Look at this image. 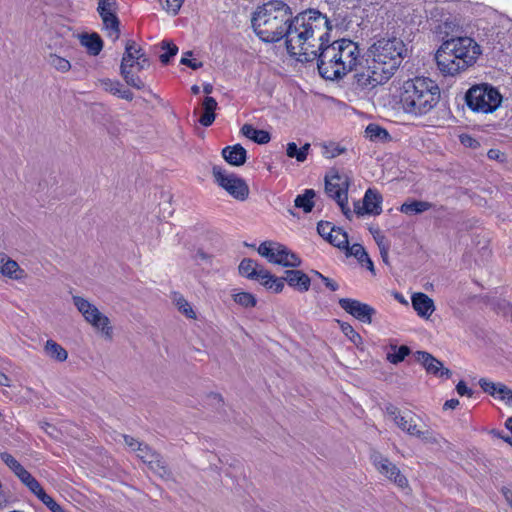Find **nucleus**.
Returning a JSON list of instances; mask_svg holds the SVG:
<instances>
[{"mask_svg": "<svg viewBox=\"0 0 512 512\" xmlns=\"http://www.w3.org/2000/svg\"><path fill=\"white\" fill-rule=\"evenodd\" d=\"M332 27L327 16L317 10H307L291 19L286 33L288 52L298 61L316 60L321 48L329 42Z\"/></svg>", "mask_w": 512, "mask_h": 512, "instance_id": "1", "label": "nucleus"}, {"mask_svg": "<svg viewBox=\"0 0 512 512\" xmlns=\"http://www.w3.org/2000/svg\"><path fill=\"white\" fill-rule=\"evenodd\" d=\"M360 57L357 43L350 39H340L330 44L325 43L316 59L320 75L328 80H337L353 71Z\"/></svg>", "mask_w": 512, "mask_h": 512, "instance_id": "2", "label": "nucleus"}, {"mask_svg": "<svg viewBox=\"0 0 512 512\" xmlns=\"http://www.w3.org/2000/svg\"><path fill=\"white\" fill-rule=\"evenodd\" d=\"M440 96V88L434 80L418 76L403 82L399 92V104L405 114L421 117L436 107Z\"/></svg>", "mask_w": 512, "mask_h": 512, "instance_id": "3", "label": "nucleus"}, {"mask_svg": "<svg viewBox=\"0 0 512 512\" xmlns=\"http://www.w3.org/2000/svg\"><path fill=\"white\" fill-rule=\"evenodd\" d=\"M481 53V48L474 39L456 37L441 44L435 60L443 75L454 76L474 65Z\"/></svg>", "mask_w": 512, "mask_h": 512, "instance_id": "4", "label": "nucleus"}, {"mask_svg": "<svg viewBox=\"0 0 512 512\" xmlns=\"http://www.w3.org/2000/svg\"><path fill=\"white\" fill-rule=\"evenodd\" d=\"M291 19L287 5L282 2H269L256 10L252 27L262 41L277 42L286 36Z\"/></svg>", "mask_w": 512, "mask_h": 512, "instance_id": "5", "label": "nucleus"}, {"mask_svg": "<svg viewBox=\"0 0 512 512\" xmlns=\"http://www.w3.org/2000/svg\"><path fill=\"white\" fill-rule=\"evenodd\" d=\"M407 55L405 43L399 38H381L367 50L366 64L372 65L384 78L390 79Z\"/></svg>", "mask_w": 512, "mask_h": 512, "instance_id": "6", "label": "nucleus"}, {"mask_svg": "<svg viewBox=\"0 0 512 512\" xmlns=\"http://www.w3.org/2000/svg\"><path fill=\"white\" fill-rule=\"evenodd\" d=\"M149 66V58L141 46L133 40L126 41L120 64V75L126 84L138 90L143 89L145 84L137 74Z\"/></svg>", "mask_w": 512, "mask_h": 512, "instance_id": "7", "label": "nucleus"}, {"mask_svg": "<svg viewBox=\"0 0 512 512\" xmlns=\"http://www.w3.org/2000/svg\"><path fill=\"white\" fill-rule=\"evenodd\" d=\"M468 107L478 113H492L502 103V95L489 84H479L471 87L466 94Z\"/></svg>", "mask_w": 512, "mask_h": 512, "instance_id": "8", "label": "nucleus"}, {"mask_svg": "<svg viewBox=\"0 0 512 512\" xmlns=\"http://www.w3.org/2000/svg\"><path fill=\"white\" fill-rule=\"evenodd\" d=\"M350 177L345 173L331 172L325 177V192L340 207L344 216L351 220L352 210L348 205Z\"/></svg>", "mask_w": 512, "mask_h": 512, "instance_id": "9", "label": "nucleus"}, {"mask_svg": "<svg viewBox=\"0 0 512 512\" xmlns=\"http://www.w3.org/2000/svg\"><path fill=\"white\" fill-rule=\"evenodd\" d=\"M387 411L397 427L408 435L419 438L424 443L437 444L439 442V435L429 428H421L417 424V417L412 413L402 414L395 407L388 408Z\"/></svg>", "mask_w": 512, "mask_h": 512, "instance_id": "10", "label": "nucleus"}, {"mask_svg": "<svg viewBox=\"0 0 512 512\" xmlns=\"http://www.w3.org/2000/svg\"><path fill=\"white\" fill-rule=\"evenodd\" d=\"M73 303L87 323L100 332L106 339H112L113 328L106 315L100 312L94 304L83 297L73 296Z\"/></svg>", "mask_w": 512, "mask_h": 512, "instance_id": "11", "label": "nucleus"}, {"mask_svg": "<svg viewBox=\"0 0 512 512\" xmlns=\"http://www.w3.org/2000/svg\"><path fill=\"white\" fill-rule=\"evenodd\" d=\"M257 251L268 262L283 267L297 268L302 263L296 253L279 242L264 241L259 245Z\"/></svg>", "mask_w": 512, "mask_h": 512, "instance_id": "12", "label": "nucleus"}, {"mask_svg": "<svg viewBox=\"0 0 512 512\" xmlns=\"http://www.w3.org/2000/svg\"><path fill=\"white\" fill-rule=\"evenodd\" d=\"M214 181L223 188L231 197L239 201L248 198L249 187L246 182L236 174L227 171L220 166H214L212 169Z\"/></svg>", "mask_w": 512, "mask_h": 512, "instance_id": "13", "label": "nucleus"}, {"mask_svg": "<svg viewBox=\"0 0 512 512\" xmlns=\"http://www.w3.org/2000/svg\"><path fill=\"white\" fill-rule=\"evenodd\" d=\"M370 460L377 472L393 482L397 487L402 489L408 487V479L401 473L397 465L391 462L386 456L378 451H373L370 455Z\"/></svg>", "mask_w": 512, "mask_h": 512, "instance_id": "14", "label": "nucleus"}, {"mask_svg": "<svg viewBox=\"0 0 512 512\" xmlns=\"http://www.w3.org/2000/svg\"><path fill=\"white\" fill-rule=\"evenodd\" d=\"M339 305L343 310L359 321L367 324L372 322V316L375 314V310L370 305L351 298H341Z\"/></svg>", "mask_w": 512, "mask_h": 512, "instance_id": "15", "label": "nucleus"}, {"mask_svg": "<svg viewBox=\"0 0 512 512\" xmlns=\"http://www.w3.org/2000/svg\"><path fill=\"white\" fill-rule=\"evenodd\" d=\"M387 81L388 79L379 74L370 64H366L364 69L355 74V83L361 89H371Z\"/></svg>", "mask_w": 512, "mask_h": 512, "instance_id": "16", "label": "nucleus"}, {"mask_svg": "<svg viewBox=\"0 0 512 512\" xmlns=\"http://www.w3.org/2000/svg\"><path fill=\"white\" fill-rule=\"evenodd\" d=\"M478 383L481 389L490 396L505 401L506 403L512 402V390L505 384L493 382L487 378L479 379Z\"/></svg>", "mask_w": 512, "mask_h": 512, "instance_id": "17", "label": "nucleus"}, {"mask_svg": "<svg viewBox=\"0 0 512 512\" xmlns=\"http://www.w3.org/2000/svg\"><path fill=\"white\" fill-rule=\"evenodd\" d=\"M138 454L137 456L146 464L149 465L150 469L163 477L166 474V467L164 461L147 445L139 444L138 445Z\"/></svg>", "mask_w": 512, "mask_h": 512, "instance_id": "18", "label": "nucleus"}, {"mask_svg": "<svg viewBox=\"0 0 512 512\" xmlns=\"http://www.w3.org/2000/svg\"><path fill=\"white\" fill-rule=\"evenodd\" d=\"M416 358L428 373L440 377L446 376L447 378L451 376V371L447 368H444L443 363L433 357L430 353L425 351H418Z\"/></svg>", "mask_w": 512, "mask_h": 512, "instance_id": "19", "label": "nucleus"}, {"mask_svg": "<svg viewBox=\"0 0 512 512\" xmlns=\"http://www.w3.org/2000/svg\"><path fill=\"white\" fill-rule=\"evenodd\" d=\"M411 303L417 315L423 319H429L435 311L433 299L425 293H414L411 297Z\"/></svg>", "mask_w": 512, "mask_h": 512, "instance_id": "20", "label": "nucleus"}, {"mask_svg": "<svg viewBox=\"0 0 512 512\" xmlns=\"http://www.w3.org/2000/svg\"><path fill=\"white\" fill-rule=\"evenodd\" d=\"M25 486L52 512H66L52 497H50L43 490L40 483L34 477Z\"/></svg>", "mask_w": 512, "mask_h": 512, "instance_id": "21", "label": "nucleus"}, {"mask_svg": "<svg viewBox=\"0 0 512 512\" xmlns=\"http://www.w3.org/2000/svg\"><path fill=\"white\" fill-rule=\"evenodd\" d=\"M283 279L290 287L300 292L308 291L311 285V279L301 270H287Z\"/></svg>", "mask_w": 512, "mask_h": 512, "instance_id": "22", "label": "nucleus"}, {"mask_svg": "<svg viewBox=\"0 0 512 512\" xmlns=\"http://www.w3.org/2000/svg\"><path fill=\"white\" fill-rule=\"evenodd\" d=\"M0 273L13 280H20L25 276L19 264L4 253H0Z\"/></svg>", "mask_w": 512, "mask_h": 512, "instance_id": "23", "label": "nucleus"}, {"mask_svg": "<svg viewBox=\"0 0 512 512\" xmlns=\"http://www.w3.org/2000/svg\"><path fill=\"white\" fill-rule=\"evenodd\" d=\"M363 209L369 215H380L382 212V196L373 189H368L363 197Z\"/></svg>", "mask_w": 512, "mask_h": 512, "instance_id": "24", "label": "nucleus"}, {"mask_svg": "<svg viewBox=\"0 0 512 512\" xmlns=\"http://www.w3.org/2000/svg\"><path fill=\"white\" fill-rule=\"evenodd\" d=\"M255 280L274 293H280L284 288V279L274 276L266 268L260 271V274H258Z\"/></svg>", "mask_w": 512, "mask_h": 512, "instance_id": "25", "label": "nucleus"}, {"mask_svg": "<svg viewBox=\"0 0 512 512\" xmlns=\"http://www.w3.org/2000/svg\"><path fill=\"white\" fill-rule=\"evenodd\" d=\"M222 156L229 164L240 166L246 162L247 152L240 144H236L225 147Z\"/></svg>", "mask_w": 512, "mask_h": 512, "instance_id": "26", "label": "nucleus"}, {"mask_svg": "<svg viewBox=\"0 0 512 512\" xmlns=\"http://www.w3.org/2000/svg\"><path fill=\"white\" fill-rule=\"evenodd\" d=\"M218 108L217 101L210 96H206L202 101V112L199 118V123L202 126L209 127L215 120V111Z\"/></svg>", "mask_w": 512, "mask_h": 512, "instance_id": "27", "label": "nucleus"}, {"mask_svg": "<svg viewBox=\"0 0 512 512\" xmlns=\"http://www.w3.org/2000/svg\"><path fill=\"white\" fill-rule=\"evenodd\" d=\"M263 266L260 265L257 261L250 259V258H244L238 267L239 274L242 277H245L250 280H255L260 274V271L263 270Z\"/></svg>", "mask_w": 512, "mask_h": 512, "instance_id": "28", "label": "nucleus"}, {"mask_svg": "<svg viewBox=\"0 0 512 512\" xmlns=\"http://www.w3.org/2000/svg\"><path fill=\"white\" fill-rule=\"evenodd\" d=\"M241 132L246 138L258 144H266L271 139L269 132L256 129L251 124H244L241 128Z\"/></svg>", "mask_w": 512, "mask_h": 512, "instance_id": "29", "label": "nucleus"}, {"mask_svg": "<svg viewBox=\"0 0 512 512\" xmlns=\"http://www.w3.org/2000/svg\"><path fill=\"white\" fill-rule=\"evenodd\" d=\"M80 42L87 49L88 53L93 56L98 55L103 48V42L96 33L82 35Z\"/></svg>", "mask_w": 512, "mask_h": 512, "instance_id": "30", "label": "nucleus"}, {"mask_svg": "<svg viewBox=\"0 0 512 512\" xmlns=\"http://www.w3.org/2000/svg\"><path fill=\"white\" fill-rule=\"evenodd\" d=\"M44 352L48 357L58 362H64L67 357V351L54 340H47L44 345Z\"/></svg>", "mask_w": 512, "mask_h": 512, "instance_id": "31", "label": "nucleus"}, {"mask_svg": "<svg viewBox=\"0 0 512 512\" xmlns=\"http://www.w3.org/2000/svg\"><path fill=\"white\" fill-rule=\"evenodd\" d=\"M432 204L427 201L414 200L401 205L400 211L405 214H420L431 209Z\"/></svg>", "mask_w": 512, "mask_h": 512, "instance_id": "32", "label": "nucleus"}, {"mask_svg": "<svg viewBox=\"0 0 512 512\" xmlns=\"http://www.w3.org/2000/svg\"><path fill=\"white\" fill-rule=\"evenodd\" d=\"M103 26L107 36L115 42L120 35L119 20L116 15L102 18Z\"/></svg>", "mask_w": 512, "mask_h": 512, "instance_id": "33", "label": "nucleus"}, {"mask_svg": "<svg viewBox=\"0 0 512 512\" xmlns=\"http://www.w3.org/2000/svg\"><path fill=\"white\" fill-rule=\"evenodd\" d=\"M47 63L50 67L54 68L56 71L60 73H67L71 69V63L68 59L55 54L50 53L47 57Z\"/></svg>", "mask_w": 512, "mask_h": 512, "instance_id": "34", "label": "nucleus"}, {"mask_svg": "<svg viewBox=\"0 0 512 512\" xmlns=\"http://www.w3.org/2000/svg\"><path fill=\"white\" fill-rule=\"evenodd\" d=\"M310 144L306 143L301 148H298L294 142H289L286 148V154L289 158H295L298 162H304L307 159Z\"/></svg>", "mask_w": 512, "mask_h": 512, "instance_id": "35", "label": "nucleus"}, {"mask_svg": "<svg viewBox=\"0 0 512 512\" xmlns=\"http://www.w3.org/2000/svg\"><path fill=\"white\" fill-rule=\"evenodd\" d=\"M365 137L371 141H386L389 133L381 126L371 123L365 129Z\"/></svg>", "mask_w": 512, "mask_h": 512, "instance_id": "36", "label": "nucleus"}, {"mask_svg": "<svg viewBox=\"0 0 512 512\" xmlns=\"http://www.w3.org/2000/svg\"><path fill=\"white\" fill-rule=\"evenodd\" d=\"M315 192L312 189L305 190L304 194L298 195L294 201V204L298 208H302L304 212L312 211L314 207L313 198Z\"/></svg>", "mask_w": 512, "mask_h": 512, "instance_id": "37", "label": "nucleus"}, {"mask_svg": "<svg viewBox=\"0 0 512 512\" xmlns=\"http://www.w3.org/2000/svg\"><path fill=\"white\" fill-rule=\"evenodd\" d=\"M328 242L340 249H347L349 243L348 235L343 229L334 227L333 232L331 233L330 238L328 239Z\"/></svg>", "mask_w": 512, "mask_h": 512, "instance_id": "38", "label": "nucleus"}, {"mask_svg": "<svg viewBox=\"0 0 512 512\" xmlns=\"http://www.w3.org/2000/svg\"><path fill=\"white\" fill-rule=\"evenodd\" d=\"M234 302L244 308H252L257 304L255 296L249 292L238 291L232 294Z\"/></svg>", "mask_w": 512, "mask_h": 512, "instance_id": "39", "label": "nucleus"}, {"mask_svg": "<svg viewBox=\"0 0 512 512\" xmlns=\"http://www.w3.org/2000/svg\"><path fill=\"white\" fill-rule=\"evenodd\" d=\"M410 353V349L402 345L397 347L396 345H391V351L387 353V360L392 364H398L402 362L406 356Z\"/></svg>", "mask_w": 512, "mask_h": 512, "instance_id": "40", "label": "nucleus"}, {"mask_svg": "<svg viewBox=\"0 0 512 512\" xmlns=\"http://www.w3.org/2000/svg\"><path fill=\"white\" fill-rule=\"evenodd\" d=\"M96 85L105 92L117 96L123 84L116 79L100 78L97 80Z\"/></svg>", "mask_w": 512, "mask_h": 512, "instance_id": "41", "label": "nucleus"}, {"mask_svg": "<svg viewBox=\"0 0 512 512\" xmlns=\"http://www.w3.org/2000/svg\"><path fill=\"white\" fill-rule=\"evenodd\" d=\"M340 325V329L343 332V334L357 347L361 346L363 344V339L360 336L358 332L355 331V329L346 322H340L338 321Z\"/></svg>", "mask_w": 512, "mask_h": 512, "instance_id": "42", "label": "nucleus"}, {"mask_svg": "<svg viewBox=\"0 0 512 512\" xmlns=\"http://www.w3.org/2000/svg\"><path fill=\"white\" fill-rule=\"evenodd\" d=\"M178 310L189 319H196V313L190 303L182 296L178 295L174 299Z\"/></svg>", "mask_w": 512, "mask_h": 512, "instance_id": "43", "label": "nucleus"}, {"mask_svg": "<svg viewBox=\"0 0 512 512\" xmlns=\"http://www.w3.org/2000/svg\"><path fill=\"white\" fill-rule=\"evenodd\" d=\"M185 0H159L162 8L170 15H177Z\"/></svg>", "mask_w": 512, "mask_h": 512, "instance_id": "44", "label": "nucleus"}, {"mask_svg": "<svg viewBox=\"0 0 512 512\" xmlns=\"http://www.w3.org/2000/svg\"><path fill=\"white\" fill-rule=\"evenodd\" d=\"M162 49L165 50V52L160 55V61L163 64H167L170 58L175 56L178 52V47L175 44L170 43L168 41L162 42Z\"/></svg>", "mask_w": 512, "mask_h": 512, "instance_id": "45", "label": "nucleus"}, {"mask_svg": "<svg viewBox=\"0 0 512 512\" xmlns=\"http://www.w3.org/2000/svg\"><path fill=\"white\" fill-rule=\"evenodd\" d=\"M114 1L113 0H100L98 4V12L101 18L106 16L110 17L115 15L114 10Z\"/></svg>", "mask_w": 512, "mask_h": 512, "instance_id": "46", "label": "nucleus"}, {"mask_svg": "<svg viewBox=\"0 0 512 512\" xmlns=\"http://www.w3.org/2000/svg\"><path fill=\"white\" fill-rule=\"evenodd\" d=\"M323 148H324V152H323L324 157L329 158V159L335 158L345 152L344 147H341L335 143H330L328 145H325Z\"/></svg>", "mask_w": 512, "mask_h": 512, "instance_id": "47", "label": "nucleus"}, {"mask_svg": "<svg viewBox=\"0 0 512 512\" xmlns=\"http://www.w3.org/2000/svg\"><path fill=\"white\" fill-rule=\"evenodd\" d=\"M371 233L379 247L380 254H384V253L386 254V246L388 244L386 243L385 236L382 234V232L379 229H371Z\"/></svg>", "mask_w": 512, "mask_h": 512, "instance_id": "48", "label": "nucleus"}, {"mask_svg": "<svg viewBox=\"0 0 512 512\" xmlns=\"http://www.w3.org/2000/svg\"><path fill=\"white\" fill-rule=\"evenodd\" d=\"M334 227L335 226H333L330 222H319L317 225V231L321 237L328 241Z\"/></svg>", "mask_w": 512, "mask_h": 512, "instance_id": "49", "label": "nucleus"}, {"mask_svg": "<svg viewBox=\"0 0 512 512\" xmlns=\"http://www.w3.org/2000/svg\"><path fill=\"white\" fill-rule=\"evenodd\" d=\"M191 55H192V52H190V51L184 53V55L182 56V58L180 60V63L182 65H186V66L190 67L193 70H196V69H199L200 67H202L201 62L197 61L196 59L189 58Z\"/></svg>", "mask_w": 512, "mask_h": 512, "instance_id": "50", "label": "nucleus"}, {"mask_svg": "<svg viewBox=\"0 0 512 512\" xmlns=\"http://www.w3.org/2000/svg\"><path fill=\"white\" fill-rule=\"evenodd\" d=\"M314 275L317 276L318 278H320L323 283L325 284V286L330 289L331 291H336L338 288H339V285L333 281L332 279L324 276L323 274H321L320 272L318 271H313Z\"/></svg>", "mask_w": 512, "mask_h": 512, "instance_id": "51", "label": "nucleus"}, {"mask_svg": "<svg viewBox=\"0 0 512 512\" xmlns=\"http://www.w3.org/2000/svg\"><path fill=\"white\" fill-rule=\"evenodd\" d=\"M456 391L460 396L466 395L468 397H471L472 393H473L472 390L470 388H468L467 385L465 384V382H463V381H460L457 384Z\"/></svg>", "mask_w": 512, "mask_h": 512, "instance_id": "52", "label": "nucleus"}, {"mask_svg": "<svg viewBox=\"0 0 512 512\" xmlns=\"http://www.w3.org/2000/svg\"><path fill=\"white\" fill-rule=\"evenodd\" d=\"M1 460L10 468L14 467L17 464V460L9 453H1L0 455Z\"/></svg>", "mask_w": 512, "mask_h": 512, "instance_id": "53", "label": "nucleus"}, {"mask_svg": "<svg viewBox=\"0 0 512 512\" xmlns=\"http://www.w3.org/2000/svg\"><path fill=\"white\" fill-rule=\"evenodd\" d=\"M195 260L196 261H201V262H205V263H210L211 262V258L212 256L206 252H204L203 250H198L196 253H195V256H194Z\"/></svg>", "mask_w": 512, "mask_h": 512, "instance_id": "54", "label": "nucleus"}, {"mask_svg": "<svg viewBox=\"0 0 512 512\" xmlns=\"http://www.w3.org/2000/svg\"><path fill=\"white\" fill-rule=\"evenodd\" d=\"M0 386L11 388L13 387L12 379L0 370Z\"/></svg>", "mask_w": 512, "mask_h": 512, "instance_id": "55", "label": "nucleus"}, {"mask_svg": "<svg viewBox=\"0 0 512 512\" xmlns=\"http://www.w3.org/2000/svg\"><path fill=\"white\" fill-rule=\"evenodd\" d=\"M364 251H365L364 247L360 244H353L349 248L350 255H353L355 258H358L359 256H361Z\"/></svg>", "mask_w": 512, "mask_h": 512, "instance_id": "56", "label": "nucleus"}, {"mask_svg": "<svg viewBox=\"0 0 512 512\" xmlns=\"http://www.w3.org/2000/svg\"><path fill=\"white\" fill-rule=\"evenodd\" d=\"M117 97H119L121 99H124V100H127V101H132L133 98H134V95H133V93L129 89H126L122 85V87L120 89V92L118 93Z\"/></svg>", "mask_w": 512, "mask_h": 512, "instance_id": "57", "label": "nucleus"}, {"mask_svg": "<svg viewBox=\"0 0 512 512\" xmlns=\"http://www.w3.org/2000/svg\"><path fill=\"white\" fill-rule=\"evenodd\" d=\"M123 439L125 441V444L131 448V450L133 451H138V445L140 444L136 439H134L133 437H130V436H127V435H124L123 436Z\"/></svg>", "mask_w": 512, "mask_h": 512, "instance_id": "58", "label": "nucleus"}, {"mask_svg": "<svg viewBox=\"0 0 512 512\" xmlns=\"http://www.w3.org/2000/svg\"><path fill=\"white\" fill-rule=\"evenodd\" d=\"M460 141L467 147H475L478 144V142L469 135H461Z\"/></svg>", "mask_w": 512, "mask_h": 512, "instance_id": "59", "label": "nucleus"}, {"mask_svg": "<svg viewBox=\"0 0 512 512\" xmlns=\"http://www.w3.org/2000/svg\"><path fill=\"white\" fill-rule=\"evenodd\" d=\"M16 476L24 485H26L33 478V476L26 469H23Z\"/></svg>", "mask_w": 512, "mask_h": 512, "instance_id": "60", "label": "nucleus"}, {"mask_svg": "<svg viewBox=\"0 0 512 512\" xmlns=\"http://www.w3.org/2000/svg\"><path fill=\"white\" fill-rule=\"evenodd\" d=\"M353 214H356L358 216H363L367 214L366 210L363 209V202L361 203L360 201H356L354 203V210L352 211V215Z\"/></svg>", "mask_w": 512, "mask_h": 512, "instance_id": "61", "label": "nucleus"}, {"mask_svg": "<svg viewBox=\"0 0 512 512\" xmlns=\"http://www.w3.org/2000/svg\"><path fill=\"white\" fill-rule=\"evenodd\" d=\"M458 405H459V400L458 399H450V400H447L444 403L443 409L444 410L455 409Z\"/></svg>", "mask_w": 512, "mask_h": 512, "instance_id": "62", "label": "nucleus"}, {"mask_svg": "<svg viewBox=\"0 0 512 512\" xmlns=\"http://www.w3.org/2000/svg\"><path fill=\"white\" fill-rule=\"evenodd\" d=\"M503 495L505 497V500L507 501V503L510 505V507L512 508V490L510 489H504L503 490Z\"/></svg>", "mask_w": 512, "mask_h": 512, "instance_id": "63", "label": "nucleus"}, {"mask_svg": "<svg viewBox=\"0 0 512 512\" xmlns=\"http://www.w3.org/2000/svg\"><path fill=\"white\" fill-rule=\"evenodd\" d=\"M503 495L505 497V500L507 501V503L510 505V507L512 508V490L510 489H504L503 490Z\"/></svg>", "mask_w": 512, "mask_h": 512, "instance_id": "64", "label": "nucleus"}]
</instances>
